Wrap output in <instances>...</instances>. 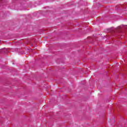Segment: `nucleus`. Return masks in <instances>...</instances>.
Returning <instances> with one entry per match:
<instances>
[{"label":"nucleus","mask_w":127,"mask_h":127,"mask_svg":"<svg viewBox=\"0 0 127 127\" xmlns=\"http://www.w3.org/2000/svg\"><path fill=\"white\" fill-rule=\"evenodd\" d=\"M108 30L109 32H111V31H112V30H113V28L108 29Z\"/></svg>","instance_id":"obj_1"}]
</instances>
